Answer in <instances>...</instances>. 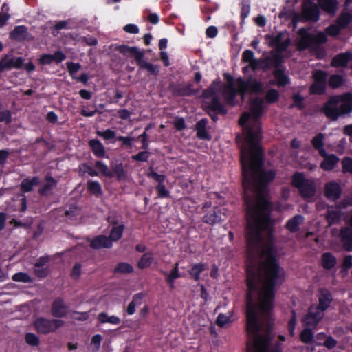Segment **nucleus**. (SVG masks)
<instances>
[{
	"mask_svg": "<svg viewBox=\"0 0 352 352\" xmlns=\"http://www.w3.org/2000/svg\"><path fill=\"white\" fill-rule=\"evenodd\" d=\"M259 138V133L250 131L247 145L241 148L240 157L243 187L245 190L256 192L255 203L252 197H245L248 215L246 238L248 248L253 254L261 243V231L273 226L269 184L276 175L275 170H265L263 168L264 153Z\"/></svg>",
	"mask_w": 352,
	"mask_h": 352,
	"instance_id": "f257e3e1",
	"label": "nucleus"
},
{
	"mask_svg": "<svg viewBox=\"0 0 352 352\" xmlns=\"http://www.w3.org/2000/svg\"><path fill=\"white\" fill-rule=\"evenodd\" d=\"M274 224V221H272ZM274 225L270 228L264 229L272 230ZM248 230V226L245 232ZM263 230L261 231V232ZM246 237V233H245ZM261 241L258 250L255 254H252L248 248L247 238H245L246 247L248 256L254 258L261 250V256H265V261L257 266L252 263L248 265L246 269V285L248 291L245 294V305H248L249 300L256 302L254 294H258V307L261 314L265 317L270 316L274 307V300L277 289L285 281L284 270L280 267L276 257V250L272 244H268L263 248V239L261 236Z\"/></svg>",
	"mask_w": 352,
	"mask_h": 352,
	"instance_id": "f03ea898",
	"label": "nucleus"
},
{
	"mask_svg": "<svg viewBox=\"0 0 352 352\" xmlns=\"http://www.w3.org/2000/svg\"><path fill=\"white\" fill-rule=\"evenodd\" d=\"M258 304L249 300L245 305V329L248 336L246 352H283L282 344L277 342L270 350L271 331L267 328L264 334L261 333L262 324L260 321Z\"/></svg>",
	"mask_w": 352,
	"mask_h": 352,
	"instance_id": "7ed1b4c3",
	"label": "nucleus"
},
{
	"mask_svg": "<svg viewBox=\"0 0 352 352\" xmlns=\"http://www.w3.org/2000/svg\"><path fill=\"white\" fill-rule=\"evenodd\" d=\"M236 82L239 89L236 87H223V95L226 103L230 105L234 104V100L239 93L241 95H244L247 92L258 94L263 91V84L261 81L250 77L247 80H243L242 77H239L236 79Z\"/></svg>",
	"mask_w": 352,
	"mask_h": 352,
	"instance_id": "20e7f679",
	"label": "nucleus"
},
{
	"mask_svg": "<svg viewBox=\"0 0 352 352\" xmlns=\"http://www.w3.org/2000/svg\"><path fill=\"white\" fill-rule=\"evenodd\" d=\"M291 184L298 189L304 199L313 198L316 195V182L313 179H307L303 173L295 172L292 177Z\"/></svg>",
	"mask_w": 352,
	"mask_h": 352,
	"instance_id": "39448f33",
	"label": "nucleus"
},
{
	"mask_svg": "<svg viewBox=\"0 0 352 352\" xmlns=\"http://www.w3.org/2000/svg\"><path fill=\"white\" fill-rule=\"evenodd\" d=\"M320 112L331 121H337L340 117H344L351 113V109L348 105H340L336 100L330 96L324 103Z\"/></svg>",
	"mask_w": 352,
	"mask_h": 352,
	"instance_id": "423d86ee",
	"label": "nucleus"
},
{
	"mask_svg": "<svg viewBox=\"0 0 352 352\" xmlns=\"http://www.w3.org/2000/svg\"><path fill=\"white\" fill-rule=\"evenodd\" d=\"M320 19V10L318 6L313 1H304L302 4L300 14H295L292 23L296 25L299 22H316Z\"/></svg>",
	"mask_w": 352,
	"mask_h": 352,
	"instance_id": "0eeeda50",
	"label": "nucleus"
},
{
	"mask_svg": "<svg viewBox=\"0 0 352 352\" xmlns=\"http://www.w3.org/2000/svg\"><path fill=\"white\" fill-rule=\"evenodd\" d=\"M264 99L258 97L255 98L251 101L250 103V111L252 117L253 119V124L252 126L247 127L245 144H247V135L250 131L252 132H258L260 135L259 142L262 140V129L261 127V123L259 122L260 118L263 114L264 111Z\"/></svg>",
	"mask_w": 352,
	"mask_h": 352,
	"instance_id": "6e6552de",
	"label": "nucleus"
},
{
	"mask_svg": "<svg viewBox=\"0 0 352 352\" xmlns=\"http://www.w3.org/2000/svg\"><path fill=\"white\" fill-rule=\"evenodd\" d=\"M64 324L65 322L60 319H47L44 317H39L34 322V326L36 331L43 335L55 332L58 329L63 327Z\"/></svg>",
	"mask_w": 352,
	"mask_h": 352,
	"instance_id": "1a4fd4ad",
	"label": "nucleus"
},
{
	"mask_svg": "<svg viewBox=\"0 0 352 352\" xmlns=\"http://www.w3.org/2000/svg\"><path fill=\"white\" fill-rule=\"evenodd\" d=\"M314 82L309 87L311 94L322 95L327 88V74L323 70H317L313 75Z\"/></svg>",
	"mask_w": 352,
	"mask_h": 352,
	"instance_id": "9d476101",
	"label": "nucleus"
},
{
	"mask_svg": "<svg viewBox=\"0 0 352 352\" xmlns=\"http://www.w3.org/2000/svg\"><path fill=\"white\" fill-rule=\"evenodd\" d=\"M204 109L214 122L218 120V115L226 116L228 113L227 109L221 103L219 97L211 99Z\"/></svg>",
	"mask_w": 352,
	"mask_h": 352,
	"instance_id": "9b49d317",
	"label": "nucleus"
},
{
	"mask_svg": "<svg viewBox=\"0 0 352 352\" xmlns=\"http://www.w3.org/2000/svg\"><path fill=\"white\" fill-rule=\"evenodd\" d=\"M324 316V313L314 307V305H311L303 316L302 322L304 326L316 329Z\"/></svg>",
	"mask_w": 352,
	"mask_h": 352,
	"instance_id": "f8f14e48",
	"label": "nucleus"
},
{
	"mask_svg": "<svg viewBox=\"0 0 352 352\" xmlns=\"http://www.w3.org/2000/svg\"><path fill=\"white\" fill-rule=\"evenodd\" d=\"M193 87L191 82L185 84L171 82L169 84L168 89L174 96L185 97L193 96L198 92V90L195 89Z\"/></svg>",
	"mask_w": 352,
	"mask_h": 352,
	"instance_id": "ddd939ff",
	"label": "nucleus"
},
{
	"mask_svg": "<svg viewBox=\"0 0 352 352\" xmlns=\"http://www.w3.org/2000/svg\"><path fill=\"white\" fill-rule=\"evenodd\" d=\"M24 66L22 57H14L12 54H6L0 60V73L12 69H20Z\"/></svg>",
	"mask_w": 352,
	"mask_h": 352,
	"instance_id": "4468645a",
	"label": "nucleus"
},
{
	"mask_svg": "<svg viewBox=\"0 0 352 352\" xmlns=\"http://www.w3.org/2000/svg\"><path fill=\"white\" fill-rule=\"evenodd\" d=\"M115 50L120 52L126 58H134L136 63H138L141 58H144V50H140L135 46H129L128 45L122 44L116 46Z\"/></svg>",
	"mask_w": 352,
	"mask_h": 352,
	"instance_id": "2eb2a0df",
	"label": "nucleus"
},
{
	"mask_svg": "<svg viewBox=\"0 0 352 352\" xmlns=\"http://www.w3.org/2000/svg\"><path fill=\"white\" fill-rule=\"evenodd\" d=\"M318 303L314 307L324 313L333 302V298L331 292L327 288H320L318 292Z\"/></svg>",
	"mask_w": 352,
	"mask_h": 352,
	"instance_id": "dca6fc26",
	"label": "nucleus"
},
{
	"mask_svg": "<svg viewBox=\"0 0 352 352\" xmlns=\"http://www.w3.org/2000/svg\"><path fill=\"white\" fill-rule=\"evenodd\" d=\"M50 313L56 319L65 318L69 313V307L63 298L56 297L52 303Z\"/></svg>",
	"mask_w": 352,
	"mask_h": 352,
	"instance_id": "f3484780",
	"label": "nucleus"
},
{
	"mask_svg": "<svg viewBox=\"0 0 352 352\" xmlns=\"http://www.w3.org/2000/svg\"><path fill=\"white\" fill-rule=\"evenodd\" d=\"M342 189L340 184L335 181L329 182L324 186V196L330 201H338L342 195Z\"/></svg>",
	"mask_w": 352,
	"mask_h": 352,
	"instance_id": "a211bd4d",
	"label": "nucleus"
},
{
	"mask_svg": "<svg viewBox=\"0 0 352 352\" xmlns=\"http://www.w3.org/2000/svg\"><path fill=\"white\" fill-rule=\"evenodd\" d=\"M298 34L300 36L296 47L299 51H304L311 48L314 45L313 34L307 32L305 28L298 30Z\"/></svg>",
	"mask_w": 352,
	"mask_h": 352,
	"instance_id": "6ab92c4d",
	"label": "nucleus"
},
{
	"mask_svg": "<svg viewBox=\"0 0 352 352\" xmlns=\"http://www.w3.org/2000/svg\"><path fill=\"white\" fill-rule=\"evenodd\" d=\"M223 215L224 213L222 212V209L219 206H216L212 210L206 212L202 218V221L206 224L213 226L223 221L222 216Z\"/></svg>",
	"mask_w": 352,
	"mask_h": 352,
	"instance_id": "aec40b11",
	"label": "nucleus"
},
{
	"mask_svg": "<svg viewBox=\"0 0 352 352\" xmlns=\"http://www.w3.org/2000/svg\"><path fill=\"white\" fill-rule=\"evenodd\" d=\"M66 58V55L61 51H56L53 54H43L38 58V63L41 65L52 64L54 61L56 63H61Z\"/></svg>",
	"mask_w": 352,
	"mask_h": 352,
	"instance_id": "412c9836",
	"label": "nucleus"
},
{
	"mask_svg": "<svg viewBox=\"0 0 352 352\" xmlns=\"http://www.w3.org/2000/svg\"><path fill=\"white\" fill-rule=\"evenodd\" d=\"M45 184L38 189V194L41 197H49L52 194V190L56 188L58 181L51 174L48 173L45 176Z\"/></svg>",
	"mask_w": 352,
	"mask_h": 352,
	"instance_id": "4be33fe9",
	"label": "nucleus"
},
{
	"mask_svg": "<svg viewBox=\"0 0 352 352\" xmlns=\"http://www.w3.org/2000/svg\"><path fill=\"white\" fill-rule=\"evenodd\" d=\"M160 273L165 277L166 282L170 289L175 288V281L176 279L184 276L179 271V263H176L174 265L169 273L162 270L160 271Z\"/></svg>",
	"mask_w": 352,
	"mask_h": 352,
	"instance_id": "5701e85b",
	"label": "nucleus"
},
{
	"mask_svg": "<svg viewBox=\"0 0 352 352\" xmlns=\"http://www.w3.org/2000/svg\"><path fill=\"white\" fill-rule=\"evenodd\" d=\"M208 123V120L207 118H202L196 123V136L198 139L208 141L211 140L212 137L206 130Z\"/></svg>",
	"mask_w": 352,
	"mask_h": 352,
	"instance_id": "b1692460",
	"label": "nucleus"
},
{
	"mask_svg": "<svg viewBox=\"0 0 352 352\" xmlns=\"http://www.w3.org/2000/svg\"><path fill=\"white\" fill-rule=\"evenodd\" d=\"M113 243L109 238L105 235H98L94 237L90 242V247L93 249L111 248Z\"/></svg>",
	"mask_w": 352,
	"mask_h": 352,
	"instance_id": "393cba45",
	"label": "nucleus"
},
{
	"mask_svg": "<svg viewBox=\"0 0 352 352\" xmlns=\"http://www.w3.org/2000/svg\"><path fill=\"white\" fill-rule=\"evenodd\" d=\"M324 158L323 161L320 164V168L326 171L332 170L340 161L339 157L335 154H326L320 155Z\"/></svg>",
	"mask_w": 352,
	"mask_h": 352,
	"instance_id": "a878e982",
	"label": "nucleus"
},
{
	"mask_svg": "<svg viewBox=\"0 0 352 352\" xmlns=\"http://www.w3.org/2000/svg\"><path fill=\"white\" fill-rule=\"evenodd\" d=\"M352 58L351 52L340 53L335 56L331 60V66L333 67H345Z\"/></svg>",
	"mask_w": 352,
	"mask_h": 352,
	"instance_id": "bb28decb",
	"label": "nucleus"
},
{
	"mask_svg": "<svg viewBox=\"0 0 352 352\" xmlns=\"http://www.w3.org/2000/svg\"><path fill=\"white\" fill-rule=\"evenodd\" d=\"M272 75L276 80V85L279 87H284L290 84V78L285 74V68L274 69Z\"/></svg>",
	"mask_w": 352,
	"mask_h": 352,
	"instance_id": "cd10ccee",
	"label": "nucleus"
},
{
	"mask_svg": "<svg viewBox=\"0 0 352 352\" xmlns=\"http://www.w3.org/2000/svg\"><path fill=\"white\" fill-rule=\"evenodd\" d=\"M40 184V179L38 176L32 178L27 177L21 182L20 184V190L23 193H28L32 191L34 186Z\"/></svg>",
	"mask_w": 352,
	"mask_h": 352,
	"instance_id": "c85d7f7f",
	"label": "nucleus"
},
{
	"mask_svg": "<svg viewBox=\"0 0 352 352\" xmlns=\"http://www.w3.org/2000/svg\"><path fill=\"white\" fill-rule=\"evenodd\" d=\"M337 264L336 256L329 252H324L321 256V265L327 270L333 269Z\"/></svg>",
	"mask_w": 352,
	"mask_h": 352,
	"instance_id": "c756f323",
	"label": "nucleus"
},
{
	"mask_svg": "<svg viewBox=\"0 0 352 352\" xmlns=\"http://www.w3.org/2000/svg\"><path fill=\"white\" fill-rule=\"evenodd\" d=\"M94 155L98 158L104 157L105 155V148L103 144L98 139L90 140L88 142Z\"/></svg>",
	"mask_w": 352,
	"mask_h": 352,
	"instance_id": "7c9ffc66",
	"label": "nucleus"
},
{
	"mask_svg": "<svg viewBox=\"0 0 352 352\" xmlns=\"http://www.w3.org/2000/svg\"><path fill=\"white\" fill-rule=\"evenodd\" d=\"M28 35V28L25 25H17L10 32V38L15 41H24L27 39Z\"/></svg>",
	"mask_w": 352,
	"mask_h": 352,
	"instance_id": "2f4dec72",
	"label": "nucleus"
},
{
	"mask_svg": "<svg viewBox=\"0 0 352 352\" xmlns=\"http://www.w3.org/2000/svg\"><path fill=\"white\" fill-rule=\"evenodd\" d=\"M137 65L139 67V70H146L149 74L155 76H157L160 72V65L146 62L144 58H141Z\"/></svg>",
	"mask_w": 352,
	"mask_h": 352,
	"instance_id": "473e14b6",
	"label": "nucleus"
},
{
	"mask_svg": "<svg viewBox=\"0 0 352 352\" xmlns=\"http://www.w3.org/2000/svg\"><path fill=\"white\" fill-rule=\"evenodd\" d=\"M311 143L314 148L318 151L320 155H324L326 154V150L324 149V134L322 133H318L311 141Z\"/></svg>",
	"mask_w": 352,
	"mask_h": 352,
	"instance_id": "72a5a7b5",
	"label": "nucleus"
},
{
	"mask_svg": "<svg viewBox=\"0 0 352 352\" xmlns=\"http://www.w3.org/2000/svg\"><path fill=\"white\" fill-rule=\"evenodd\" d=\"M304 217L301 214H296L289 219L285 224V228L292 233H295L299 230L300 224L302 223Z\"/></svg>",
	"mask_w": 352,
	"mask_h": 352,
	"instance_id": "f704fd0d",
	"label": "nucleus"
},
{
	"mask_svg": "<svg viewBox=\"0 0 352 352\" xmlns=\"http://www.w3.org/2000/svg\"><path fill=\"white\" fill-rule=\"evenodd\" d=\"M318 6L324 12L334 14L337 10L338 2L336 0H318Z\"/></svg>",
	"mask_w": 352,
	"mask_h": 352,
	"instance_id": "c9c22d12",
	"label": "nucleus"
},
{
	"mask_svg": "<svg viewBox=\"0 0 352 352\" xmlns=\"http://www.w3.org/2000/svg\"><path fill=\"white\" fill-rule=\"evenodd\" d=\"M304 327L299 336L300 341L307 344H313L314 342V329L306 326Z\"/></svg>",
	"mask_w": 352,
	"mask_h": 352,
	"instance_id": "e433bc0d",
	"label": "nucleus"
},
{
	"mask_svg": "<svg viewBox=\"0 0 352 352\" xmlns=\"http://www.w3.org/2000/svg\"><path fill=\"white\" fill-rule=\"evenodd\" d=\"M341 217L342 212L339 208L337 210H328L325 217L329 226L338 223L340 221Z\"/></svg>",
	"mask_w": 352,
	"mask_h": 352,
	"instance_id": "4c0bfd02",
	"label": "nucleus"
},
{
	"mask_svg": "<svg viewBox=\"0 0 352 352\" xmlns=\"http://www.w3.org/2000/svg\"><path fill=\"white\" fill-rule=\"evenodd\" d=\"M242 60L248 63L253 69L258 68L259 61L254 58V54L250 50H245L242 54Z\"/></svg>",
	"mask_w": 352,
	"mask_h": 352,
	"instance_id": "58836bf2",
	"label": "nucleus"
},
{
	"mask_svg": "<svg viewBox=\"0 0 352 352\" xmlns=\"http://www.w3.org/2000/svg\"><path fill=\"white\" fill-rule=\"evenodd\" d=\"M206 264L204 263H198L192 265L188 270V274L197 282L200 280V274L206 270Z\"/></svg>",
	"mask_w": 352,
	"mask_h": 352,
	"instance_id": "ea45409f",
	"label": "nucleus"
},
{
	"mask_svg": "<svg viewBox=\"0 0 352 352\" xmlns=\"http://www.w3.org/2000/svg\"><path fill=\"white\" fill-rule=\"evenodd\" d=\"M154 260L153 253L152 252H148L144 253L140 258L138 262V267L140 269L148 268Z\"/></svg>",
	"mask_w": 352,
	"mask_h": 352,
	"instance_id": "a19ab883",
	"label": "nucleus"
},
{
	"mask_svg": "<svg viewBox=\"0 0 352 352\" xmlns=\"http://www.w3.org/2000/svg\"><path fill=\"white\" fill-rule=\"evenodd\" d=\"M111 169L113 176L116 177L118 181L124 180L126 178L127 174L122 163L113 165Z\"/></svg>",
	"mask_w": 352,
	"mask_h": 352,
	"instance_id": "79ce46f5",
	"label": "nucleus"
},
{
	"mask_svg": "<svg viewBox=\"0 0 352 352\" xmlns=\"http://www.w3.org/2000/svg\"><path fill=\"white\" fill-rule=\"evenodd\" d=\"M97 318L100 323H110L112 324H119L121 322L120 319L118 316H109L106 312L100 313L98 315Z\"/></svg>",
	"mask_w": 352,
	"mask_h": 352,
	"instance_id": "37998d69",
	"label": "nucleus"
},
{
	"mask_svg": "<svg viewBox=\"0 0 352 352\" xmlns=\"http://www.w3.org/2000/svg\"><path fill=\"white\" fill-rule=\"evenodd\" d=\"M336 100L338 103H342L340 105H348L351 109L352 112V94L350 92H346L341 95L333 96Z\"/></svg>",
	"mask_w": 352,
	"mask_h": 352,
	"instance_id": "c03bdc74",
	"label": "nucleus"
},
{
	"mask_svg": "<svg viewBox=\"0 0 352 352\" xmlns=\"http://www.w3.org/2000/svg\"><path fill=\"white\" fill-rule=\"evenodd\" d=\"M88 191L96 197L102 195V190L100 184L97 181L89 180L87 184Z\"/></svg>",
	"mask_w": 352,
	"mask_h": 352,
	"instance_id": "a18cd8bd",
	"label": "nucleus"
},
{
	"mask_svg": "<svg viewBox=\"0 0 352 352\" xmlns=\"http://www.w3.org/2000/svg\"><path fill=\"white\" fill-rule=\"evenodd\" d=\"M219 82L217 80L212 81L211 85L208 88H206V89H204L203 91L202 96L204 98H211L212 99L215 97H218L216 95V92H217V87L219 86Z\"/></svg>",
	"mask_w": 352,
	"mask_h": 352,
	"instance_id": "49530a36",
	"label": "nucleus"
},
{
	"mask_svg": "<svg viewBox=\"0 0 352 352\" xmlns=\"http://www.w3.org/2000/svg\"><path fill=\"white\" fill-rule=\"evenodd\" d=\"M124 230V226L123 224H120L117 226H113L110 232V236H109V239L113 241H117L122 236L123 232Z\"/></svg>",
	"mask_w": 352,
	"mask_h": 352,
	"instance_id": "de8ad7c7",
	"label": "nucleus"
},
{
	"mask_svg": "<svg viewBox=\"0 0 352 352\" xmlns=\"http://www.w3.org/2000/svg\"><path fill=\"white\" fill-rule=\"evenodd\" d=\"M133 272V266L125 262H120L118 263L115 269L113 270L114 274H127L132 273Z\"/></svg>",
	"mask_w": 352,
	"mask_h": 352,
	"instance_id": "09e8293b",
	"label": "nucleus"
},
{
	"mask_svg": "<svg viewBox=\"0 0 352 352\" xmlns=\"http://www.w3.org/2000/svg\"><path fill=\"white\" fill-rule=\"evenodd\" d=\"M280 98V93L277 89H270L265 95V100L267 104H274L278 102Z\"/></svg>",
	"mask_w": 352,
	"mask_h": 352,
	"instance_id": "8fccbe9b",
	"label": "nucleus"
},
{
	"mask_svg": "<svg viewBox=\"0 0 352 352\" xmlns=\"http://www.w3.org/2000/svg\"><path fill=\"white\" fill-rule=\"evenodd\" d=\"M352 20V16L349 12L342 13L336 19V24L342 29L348 26Z\"/></svg>",
	"mask_w": 352,
	"mask_h": 352,
	"instance_id": "3c124183",
	"label": "nucleus"
},
{
	"mask_svg": "<svg viewBox=\"0 0 352 352\" xmlns=\"http://www.w3.org/2000/svg\"><path fill=\"white\" fill-rule=\"evenodd\" d=\"M267 60L271 61L272 66L274 67L275 69H283L285 68L282 67L283 58L280 54H274L272 56L267 57Z\"/></svg>",
	"mask_w": 352,
	"mask_h": 352,
	"instance_id": "603ef678",
	"label": "nucleus"
},
{
	"mask_svg": "<svg viewBox=\"0 0 352 352\" xmlns=\"http://www.w3.org/2000/svg\"><path fill=\"white\" fill-rule=\"evenodd\" d=\"M297 323V315L295 310L291 312V318L287 323V330L289 336L294 337L295 336V329Z\"/></svg>",
	"mask_w": 352,
	"mask_h": 352,
	"instance_id": "864d4df0",
	"label": "nucleus"
},
{
	"mask_svg": "<svg viewBox=\"0 0 352 352\" xmlns=\"http://www.w3.org/2000/svg\"><path fill=\"white\" fill-rule=\"evenodd\" d=\"M95 168L98 169L102 175L112 178L113 177V173L109 170L107 166L102 161H96L95 162Z\"/></svg>",
	"mask_w": 352,
	"mask_h": 352,
	"instance_id": "5fc2aeb1",
	"label": "nucleus"
},
{
	"mask_svg": "<svg viewBox=\"0 0 352 352\" xmlns=\"http://www.w3.org/2000/svg\"><path fill=\"white\" fill-rule=\"evenodd\" d=\"M344 79L342 76L339 74H333L329 78V85L332 89H337L343 84Z\"/></svg>",
	"mask_w": 352,
	"mask_h": 352,
	"instance_id": "6e6d98bb",
	"label": "nucleus"
},
{
	"mask_svg": "<svg viewBox=\"0 0 352 352\" xmlns=\"http://www.w3.org/2000/svg\"><path fill=\"white\" fill-rule=\"evenodd\" d=\"M250 12V1L242 0L241 3V19L242 21L249 16Z\"/></svg>",
	"mask_w": 352,
	"mask_h": 352,
	"instance_id": "4d7b16f0",
	"label": "nucleus"
},
{
	"mask_svg": "<svg viewBox=\"0 0 352 352\" xmlns=\"http://www.w3.org/2000/svg\"><path fill=\"white\" fill-rule=\"evenodd\" d=\"M12 280L16 282L30 283L33 281L32 278L27 273L17 272L12 276Z\"/></svg>",
	"mask_w": 352,
	"mask_h": 352,
	"instance_id": "13d9d810",
	"label": "nucleus"
},
{
	"mask_svg": "<svg viewBox=\"0 0 352 352\" xmlns=\"http://www.w3.org/2000/svg\"><path fill=\"white\" fill-rule=\"evenodd\" d=\"M292 100L294 102L293 106L296 107L298 110H303L305 108L304 103V98L300 93L294 94L292 96Z\"/></svg>",
	"mask_w": 352,
	"mask_h": 352,
	"instance_id": "bf43d9fd",
	"label": "nucleus"
},
{
	"mask_svg": "<svg viewBox=\"0 0 352 352\" xmlns=\"http://www.w3.org/2000/svg\"><path fill=\"white\" fill-rule=\"evenodd\" d=\"M151 153L148 151L144 150L143 151H140L136 155H133L131 156V159L138 162H147Z\"/></svg>",
	"mask_w": 352,
	"mask_h": 352,
	"instance_id": "052dcab7",
	"label": "nucleus"
},
{
	"mask_svg": "<svg viewBox=\"0 0 352 352\" xmlns=\"http://www.w3.org/2000/svg\"><path fill=\"white\" fill-rule=\"evenodd\" d=\"M25 340L27 344L30 346H38L39 344L38 337L33 333H27L25 336Z\"/></svg>",
	"mask_w": 352,
	"mask_h": 352,
	"instance_id": "680f3d73",
	"label": "nucleus"
},
{
	"mask_svg": "<svg viewBox=\"0 0 352 352\" xmlns=\"http://www.w3.org/2000/svg\"><path fill=\"white\" fill-rule=\"evenodd\" d=\"M342 172L343 173L352 174V158L345 157L342 160Z\"/></svg>",
	"mask_w": 352,
	"mask_h": 352,
	"instance_id": "e2e57ef3",
	"label": "nucleus"
},
{
	"mask_svg": "<svg viewBox=\"0 0 352 352\" xmlns=\"http://www.w3.org/2000/svg\"><path fill=\"white\" fill-rule=\"evenodd\" d=\"M155 189L157 192V196L159 198L164 199V198H170V193L169 190H168L166 188V186L164 184L157 185L155 187Z\"/></svg>",
	"mask_w": 352,
	"mask_h": 352,
	"instance_id": "0e129e2a",
	"label": "nucleus"
},
{
	"mask_svg": "<svg viewBox=\"0 0 352 352\" xmlns=\"http://www.w3.org/2000/svg\"><path fill=\"white\" fill-rule=\"evenodd\" d=\"M340 240L352 239V227L347 226L341 228L340 232Z\"/></svg>",
	"mask_w": 352,
	"mask_h": 352,
	"instance_id": "69168bd1",
	"label": "nucleus"
},
{
	"mask_svg": "<svg viewBox=\"0 0 352 352\" xmlns=\"http://www.w3.org/2000/svg\"><path fill=\"white\" fill-rule=\"evenodd\" d=\"M96 134L98 136L103 138V139L106 140H112V139L115 138L116 136V131H114L111 129H107L104 131H98L96 132Z\"/></svg>",
	"mask_w": 352,
	"mask_h": 352,
	"instance_id": "338daca9",
	"label": "nucleus"
},
{
	"mask_svg": "<svg viewBox=\"0 0 352 352\" xmlns=\"http://www.w3.org/2000/svg\"><path fill=\"white\" fill-rule=\"evenodd\" d=\"M34 273L36 277L39 278H45L50 274V268L48 267H34Z\"/></svg>",
	"mask_w": 352,
	"mask_h": 352,
	"instance_id": "774afa93",
	"label": "nucleus"
}]
</instances>
